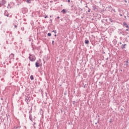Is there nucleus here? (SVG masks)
Here are the masks:
<instances>
[{
  "label": "nucleus",
  "instance_id": "obj_9",
  "mask_svg": "<svg viewBox=\"0 0 129 129\" xmlns=\"http://www.w3.org/2000/svg\"><path fill=\"white\" fill-rule=\"evenodd\" d=\"M128 64V60H127L126 61V63L124 64V66H125L126 67H127Z\"/></svg>",
  "mask_w": 129,
  "mask_h": 129
},
{
  "label": "nucleus",
  "instance_id": "obj_31",
  "mask_svg": "<svg viewBox=\"0 0 129 129\" xmlns=\"http://www.w3.org/2000/svg\"><path fill=\"white\" fill-rule=\"evenodd\" d=\"M126 31H128V29H126Z\"/></svg>",
  "mask_w": 129,
  "mask_h": 129
},
{
  "label": "nucleus",
  "instance_id": "obj_32",
  "mask_svg": "<svg viewBox=\"0 0 129 129\" xmlns=\"http://www.w3.org/2000/svg\"><path fill=\"white\" fill-rule=\"evenodd\" d=\"M82 19H83V17H82Z\"/></svg>",
  "mask_w": 129,
  "mask_h": 129
},
{
  "label": "nucleus",
  "instance_id": "obj_25",
  "mask_svg": "<svg viewBox=\"0 0 129 129\" xmlns=\"http://www.w3.org/2000/svg\"><path fill=\"white\" fill-rule=\"evenodd\" d=\"M52 44H54V40H53V41H52Z\"/></svg>",
  "mask_w": 129,
  "mask_h": 129
},
{
  "label": "nucleus",
  "instance_id": "obj_14",
  "mask_svg": "<svg viewBox=\"0 0 129 129\" xmlns=\"http://www.w3.org/2000/svg\"><path fill=\"white\" fill-rule=\"evenodd\" d=\"M52 32L54 34H56L57 33V31L56 30H53Z\"/></svg>",
  "mask_w": 129,
  "mask_h": 129
},
{
  "label": "nucleus",
  "instance_id": "obj_27",
  "mask_svg": "<svg viewBox=\"0 0 129 129\" xmlns=\"http://www.w3.org/2000/svg\"><path fill=\"white\" fill-rule=\"evenodd\" d=\"M57 36V35H54V37H56Z\"/></svg>",
  "mask_w": 129,
  "mask_h": 129
},
{
  "label": "nucleus",
  "instance_id": "obj_29",
  "mask_svg": "<svg viewBox=\"0 0 129 129\" xmlns=\"http://www.w3.org/2000/svg\"><path fill=\"white\" fill-rule=\"evenodd\" d=\"M125 19H126V16H124Z\"/></svg>",
  "mask_w": 129,
  "mask_h": 129
},
{
  "label": "nucleus",
  "instance_id": "obj_30",
  "mask_svg": "<svg viewBox=\"0 0 129 129\" xmlns=\"http://www.w3.org/2000/svg\"><path fill=\"white\" fill-rule=\"evenodd\" d=\"M86 8H88V6H86Z\"/></svg>",
  "mask_w": 129,
  "mask_h": 129
},
{
  "label": "nucleus",
  "instance_id": "obj_18",
  "mask_svg": "<svg viewBox=\"0 0 129 129\" xmlns=\"http://www.w3.org/2000/svg\"><path fill=\"white\" fill-rule=\"evenodd\" d=\"M108 9H111V6H108Z\"/></svg>",
  "mask_w": 129,
  "mask_h": 129
},
{
  "label": "nucleus",
  "instance_id": "obj_21",
  "mask_svg": "<svg viewBox=\"0 0 129 129\" xmlns=\"http://www.w3.org/2000/svg\"><path fill=\"white\" fill-rule=\"evenodd\" d=\"M112 11H113V12H114V13H115V10L112 9Z\"/></svg>",
  "mask_w": 129,
  "mask_h": 129
},
{
  "label": "nucleus",
  "instance_id": "obj_12",
  "mask_svg": "<svg viewBox=\"0 0 129 129\" xmlns=\"http://www.w3.org/2000/svg\"><path fill=\"white\" fill-rule=\"evenodd\" d=\"M51 34L50 33H48L47 34L48 37H51Z\"/></svg>",
  "mask_w": 129,
  "mask_h": 129
},
{
  "label": "nucleus",
  "instance_id": "obj_3",
  "mask_svg": "<svg viewBox=\"0 0 129 129\" xmlns=\"http://www.w3.org/2000/svg\"><path fill=\"white\" fill-rule=\"evenodd\" d=\"M25 101H26V102L27 103V104H29V101H30V99L27 97L25 99Z\"/></svg>",
  "mask_w": 129,
  "mask_h": 129
},
{
  "label": "nucleus",
  "instance_id": "obj_2",
  "mask_svg": "<svg viewBox=\"0 0 129 129\" xmlns=\"http://www.w3.org/2000/svg\"><path fill=\"white\" fill-rule=\"evenodd\" d=\"M6 2L5 0H2V1H1L0 2V8L2 6H4L6 4Z\"/></svg>",
  "mask_w": 129,
  "mask_h": 129
},
{
  "label": "nucleus",
  "instance_id": "obj_17",
  "mask_svg": "<svg viewBox=\"0 0 129 129\" xmlns=\"http://www.w3.org/2000/svg\"><path fill=\"white\" fill-rule=\"evenodd\" d=\"M10 56H11V57H14V54H11V55H10Z\"/></svg>",
  "mask_w": 129,
  "mask_h": 129
},
{
  "label": "nucleus",
  "instance_id": "obj_5",
  "mask_svg": "<svg viewBox=\"0 0 129 129\" xmlns=\"http://www.w3.org/2000/svg\"><path fill=\"white\" fill-rule=\"evenodd\" d=\"M61 13H62V14H66V13H67V11H66V10L63 9V10L61 11Z\"/></svg>",
  "mask_w": 129,
  "mask_h": 129
},
{
  "label": "nucleus",
  "instance_id": "obj_24",
  "mask_svg": "<svg viewBox=\"0 0 129 129\" xmlns=\"http://www.w3.org/2000/svg\"><path fill=\"white\" fill-rule=\"evenodd\" d=\"M57 19H60V17L58 16V17H57Z\"/></svg>",
  "mask_w": 129,
  "mask_h": 129
},
{
  "label": "nucleus",
  "instance_id": "obj_8",
  "mask_svg": "<svg viewBox=\"0 0 129 129\" xmlns=\"http://www.w3.org/2000/svg\"><path fill=\"white\" fill-rule=\"evenodd\" d=\"M126 45V44H122V45L121 46V49H124V48H125V46Z\"/></svg>",
  "mask_w": 129,
  "mask_h": 129
},
{
  "label": "nucleus",
  "instance_id": "obj_23",
  "mask_svg": "<svg viewBox=\"0 0 129 129\" xmlns=\"http://www.w3.org/2000/svg\"><path fill=\"white\" fill-rule=\"evenodd\" d=\"M15 28H17V27H18V26H17V25H15Z\"/></svg>",
  "mask_w": 129,
  "mask_h": 129
},
{
  "label": "nucleus",
  "instance_id": "obj_22",
  "mask_svg": "<svg viewBox=\"0 0 129 129\" xmlns=\"http://www.w3.org/2000/svg\"><path fill=\"white\" fill-rule=\"evenodd\" d=\"M119 15H120V17H122V14H120Z\"/></svg>",
  "mask_w": 129,
  "mask_h": 129
},
{
  "label": "nucleus",
  "instance_id": "obj_15",
  "mask_svg": "<svg viewBox=\"0 0 129 129\" xmlns=\"http://www.w3.org/2000/svg\"><path fill=\"white\" fill-rule=\"evenodd\" d=\"M109 21H110V22H111V23H112V22H113V20H112V19H109Z\"/></svg>",
  "mask_w": 129,
  "mask_h": 129
},
{
  "label": "nucleus",
  "instance_id": "obj_10",
  "mask_svg": "<svg viewBox=\"0 0 129 129\" xmlns=\"http://www.w3.org/2000/svg\"><path fill=\"white\" fill-rule=\"evenodd\" d=\"M30 79H31V80H34V77L33 76V75H31L30 76Z\"/></svg>",
  "mask_w": 129,
  "mask_h": 129
},
{
  "label": "nucleus",
  "instance_id": "obj_13",
  "mask_svg": "<svg viewBox=\"0 0 129 129\" xmlns=\"http://www.w3.org/2000/svg\"><path fill=\"white\" fill-rule=\"evenodd\" d=\"M123 25L125 27L126 26H127V24H126V23L125 22H123Z\"/></svg>",
  "mask_w": 129,
  "mask_h": 129
},
{
  "label": "nucleus",
  "instance_id": "obj_11",
  "mask_svg": "<svg viewBox=\"0 0 129 129\" xmlns=\"http://www.w3.org/2000/svg\"><path fill=\"white\" fill-rule=\"evenodd\" d=\"M26 2L28 4H31V0H27Z\"/></svg>",
  "mask_w": 129,
  "mask_h": 129
},
{
  "label": "nucleus",
  "instance_id": "obj_7",
  "mask_svg": "<svg viewBox=\"0 0 129 129\" xmlns=\"http://www.w3.org/2000/svg\"><path fill=\"white\" fill-rule=\"evenodd\" d=\"M35 66L36 67H40V63L39 62H36Z\"/></svg>",
  "mask_w": 129,
  "mask_h": 129
},
{
  "label": "nucleus",
  "instance_id": "obj_20",
  "mask_svg": "<svg viewBox=\"0 0 129 129\" xmlns=\"http://www.w3.org/2000/svg\"><path fill=\"white\" fill-rule=\"evenodd\" d=\"M44 18H45V19H47V18H48V16H45Z\"/></svg>",
  "mask_w": 129,
  "mask_h": 129
},
{
  "label": "nucleus",
  "instance_id": "obj_6",
  "mask_svg": "<svg viewBox=\"0 0 129 129\" xmlns=\"http://www.w3.org/2000/svg\"><path fill=\"white\" fill-rule=\"evenodd\" d=\"M85 43L86 44V45H88V44H89V40H86L85 41Z\"/></svg>",
  "mask_w": 129,
  "mask_h": 129
},
{
  "label": "nucleus",
  "instance_id": "obj_33",
  "mask_svg": "<svg viewBox=\"0 0 129 129\" xmlns=\"http://www.w3.org/2000/svg\"><path fill=\"white\" fill-rule=\"evenodd\" d=\"M19 127H17V128H18Z\"/></svg>",
  "mask_w": 129,
  "mask_h": 129
},
{
  "label": "nucleus",
  "instance_id": "obj_28",
  "mask_svg": "<svg viewBox=\"0 0 129 129\" xmlns=\"http://www.w3.org/2000/svg\"><path fill=\"white\" fill-rule=\"evenodd\" d=\"M124 2H125V3H127L126 0H125Z\"/></svg>",
  "mask_w": 129,
  "mask_h": 129
},
{
  "label": "nucleus",
  "instance_id": "obj_26",
  "mask_svg": "<svg viewBox=\"0 0 129 129\" xmlns=\"http://www.w3.org/2000/svg\"><path fill=\"white\" fill-rule=\"evenodd\" d=\"M68 3H70V0L68 1Z\"/></svg>",
  "mask_w": 129,
  "mask_h": 129
},
{
  "label": "nucleus",
  "instance_id": "obj_16",
  "mask_svg": "<svg viewBox=\"0 0 129 129\" xmlns=\"http://www.w3.org/2000/svg\"><path fill=\"white\" fill-rule=\"evenodd\" d=\"M125 27V28H127V29H129V26H128V25H126Z\"/></svg>",
  "mask_w": 129,
  "mask_h": 129
},
{
  "label": "nucleus",
  "instance_id": "obj_19",
  "mask_svg": "<svg viewBox=\"0 0 129 129\" xmlns=\"http://www.w3.org/2000/svg\"><path fill=\"white\" fill-rule=\"evenodd\" d=\"M90 11H91V10L89 9L88 11V13H90Z\"/></svg>",
  "mask_w": 129,
  "mask_h": 129
},
{
  "label": "nucleus",
  "instance_id": "obj_4",
  "mask_svg": "<svg viewBox=\"0 0 129 129\" xmlns=\"http://www.w3.org/2000/svg\"><path fill=\"white\" fill-rule=\"evenodd\" d=\"M5 16H6L7 17H9V14H8V11H5L4 13Z\"/></svg>",
  "mask_w": 129,
  "mask_h": 129
},
{
  "label": "nucleus",
  "instance_id": "obj_1",
  "mask_svg": "<svg viewBox=\"0 0 129 129\" xmlns=\"http://www.w3.org/2000/svg\"><path fill=\"white\" fill-rule=\"evenodd\" d=\"M29 59L30 61H34L36 60V57H35V55H30L29 56Z\"/></svg>",
  "mask_w": 129,
  "mask_h": 129
}]
</instances>
